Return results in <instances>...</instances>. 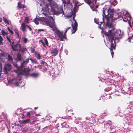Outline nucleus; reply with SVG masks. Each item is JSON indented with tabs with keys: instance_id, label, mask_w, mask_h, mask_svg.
Here are the masks:
<instances>
[{
	"instance_id": "f257e3e1",
	"label": "nucleus",
	"mask_w": 133,
	"mask_h": 133,
	"mask_svg": "<svg viewBox=\"0 0 133 133\" xmlns=\"http://www.w3.org/2000/svg\"><path fill=\"white\" fill-rule=\"evenodd\" d=\"M110 5L109 2L106 3L105 6L103 8V19H105L107 21V28L109 29V30L108 32L106 30L104 31V33L107 37L108 42L107 45L110 48L113 57L114 52L112 49H115V43L118 42V39L121 38L122 34L120 30L115 29L114 22L112 23L111 24L110 22L109 17L111 16L112 12L114 11V9L109 8Z\"/></svg>"
},
{
	"instance_id": "f03ea898",
	"label": "nucleus",
	"mask_w": 133,
	"mask_h": 133,
	"mask_svg": "<svg viewBox=\"0 0 133 133\" xmlns=\"http://www.w3.org/2000/svg\"><path fill=\"white\" fill-rule=\"evenodd\" d=\"M43 3L44 6L42 8V11L44 12L42 13L44 15L45 17H41V19L42 21L43 24L49 26L51 29L55 32L59 38V40L61 41L63 40L66 36L63 34L58 30L56 27L55 22L53 18L49 15H58L60 14H63L64 12L62 9H59L58 12L55 10V8L51 6L49 4H46L45 2L43 0Z\"/></svg>"
},
{
	"instance_id": "7ed1b4c3",
	"label": "nucleus",
	"mask_w": 133,
	"mask_h": 133,
	"mask_svg": "<svg viewBox=\"0 0 133 133\" xmlns=\"http://www.w3.org/2000/svg\"><path fill=\"white\" fill-rule=\"evenodd\" d=\"M112 14L111 15V17H109L110 22L111 24L112 23H114L115 25V23L113 21L117 19L118 18H119L120 17H122L123 18V20L124 21L127 22L128 21V23L130 26H131V24L130 22L131 19V16L128 13V12L125 10L122 11L121 13V15L119 16L118 14L115 12H114V11L112 12Z\"/></svg>"
},
{
	"instance_id": "20e7f679",
	"label": "nucleus",
	"mask_w": 133,
	"mask_h": 133,
	"mask_svg": "<svg viewBox=\"0 0 133 133\" xmlns=\"http://www.w3.org/2000/svg\"><path fill=\"white\" fill-rule=\"evenodd\" d=\"M63 3L65 4H70V5H72V3L74 4L75 6L74 8V11L72 12V15H73V19L74 21V24H72V34L74 33L76 31V29L77 26V22L74 19L75 17V15L76 13V11L77 8L80 5V3L77 1V0H72V3L71 4L70 0H66L65 1H63Z\"/></svg>"
},
{
	"instance_id": "39448f33",
	"label": "nucleus",
	"mask_w": 133,
	"mask_h": 133,
	"mask_svg": "<svg viewBox=\"0 0 133 133\" xmlns=\"http://www.w3.org/2000/svg\"><path fill=\"white\" fill-rule=\"evenodd\" d=\"M85 2L88 3L91 8L94 10L93 8H97L98 6L96 5V0H85Z\"/></svg>"
},
{
	"instance_id": "423d86ee",
	"label": "nucleus",
	"mask_w": 133,
	"mask_h": 133,
	"mask_svg": "<svg viewBox=\"0 0 133 133\" xmlns=\"http://www.w3.org/2000/svg\"><path fill=\"white\" fill-rule=\"evenodd\" d=\"M13 65L17 69L16 70H14V71L16 73H17L18 75L22 74L23 71V68H22V67H23V64L22 63L20 67H18L17 64H14Z\"/></svg>"
},
{
	"instance_id": "0eeeda50",
	"label": "nucleus",
	"mask_w": 133,
	"mask_h": 133,
	"mask_svg": "<svg viewBox=\"0 0 133 133\" xmlns=\"http://www.w3.org/2000/svg\"><path fill=\"white\" fill-rule=\"evenodd\" d=\"M19 79H13L12 81V83L17 87L19 86L21 87H23L25 84V82L24 81H21L18 82Z\"/></svg>"
},
{
	"instance_id": "6e6552de",
	"label": "nucleus",
	"mask_w": 133,
	"mask_h": 133,
	"mask_svg": "<svg viewBox=\"0 0 133 133\" xmlns=\"http://www.w3.org/2000/svg\"><path fill=\"white\" fill-rule=\"evenodd\" d=\"M112 125V122L110 121H107L104 124V127L106 129H108L109 127H111Z\"/></svg>"
},
{
	"instance_id": "1a4fd4ad",
	"label": "nucleus",
	"mask_w": 133,
	"mask_h": 133,
	"mask_svg": "<svg viewBox=\"0 0 133 133\" xmlns=\"http://www.w3.org/2000/svg\"><path fill=\"white\" fill-rule=\"evenodd\" d=\"M12 68L11 65L8 63L5 65L4 67V71L6 74L7 73V70L9 71Z\"/></svg>"
},
{
	"instance_id": "9d476101",
	"label": "nucleus",
	"mask_w": 133,
	"mask_h": 133,
	"mask_svg": "<svg viewBox=\"0 0 133 133\" xmlns=\"http://www.w3.org/2000/svg\"><path fill=\"white\" fill-rule=\"evenodd\" d=\"M11 46L12 49L14 51H16L18 49H19V48L21 47V45L17 43L16 44L13 45V44H12Z\"/></svg>"
},
{
	"instance_id": "9b49d317",
	"label": "nucleus",
	"mask_w": 133,
	"mask_h": 133,
	"mask_svg": "<svg viewBox=\"0 0 133 133\" xmlns=\"http://www.w3.org/2000/svg\"><path fill=\"white\" fill-rule=\"evenodd\" d=\"M7 40L10 43V44H13L14 41L12 39V36H8L6 37Z\"/></svg>"
},
{
	"instance_id": "f8f14e48",
	"label": "nucleus",
	"mask_w": 133,
	"mask_h": 133,
	"mask_svg": "<svg viewBox=\"0 0 133 133\" xmlns=\"http://www.w3.org/2000/svg\"><path fill=\"white\" fill-rule=\"evenodd\" d=\"M58 51L56 48H55L51 51V54L53 56H55L57 54Z\"/></svg>"
},
{
	"instance_id": "ddd939ff",
	"label": "nucleus",
	"mask_w": 133,
	"mask_h": 133,
	"mask_svg": "<svg viewBox=\"0 0 133 133\" xmlns=\"http://www.w3.org/2000/svg\"><path fill=\"white\" fill-rule=\"evenodd\" d=\"M30 120L29 119H27L25 120L21 121L19 122L21 124H25L28 123Z\"/></svg>"
},
{
	"instance_id": "4468645a",
	"label": "nucleus",
	"mask_w": 133,
	"mask_h": 133,
	"mask_svg": "<svg viewBox=\"0 0 133 133\" xmlns=\"http://www.w3.org/2000/svg\"><path fill=\"white\" fill-rule=\"evenodd\" d=\"M26 27V25H25V23H24L22 24L21 29L23 31H24L25 30Z\"/></svg>"
},
{
	"instance_id": "2eb2a0df",
	"label": "nucleus",
	"mask_w": 133,
	"mask_h": 133,
	"mask_svg": "<svg viewBox=\"0 0 133 133\" xmlns=\"http://www.w3.org/2000/svg\"><path fill=\"white\" fill-rule=\"evenodd\" d=\"M19 49L20 50V51L22 52H23L24 51H26L27 50V49L25 47L23 46L22 47L21 45V47L19 48Z\"/></svg>"
},
{
	"instance_id": "dca6fc26",
	"label": "nucleus",
	"mask_w": 133,
	"mask_h": 133,
	"mask_svg": "<svg viewBox=\"0 0 133 133\" xmlns=\"http://www.w3.org/2000/svg\"><path fill=\"white\" fill-rule=\"evenodd\" d=\"M3 20L4 22L8 24H10L11 23V22L8 20L7 19L4 17H3Z\"/></svg>"
},
{
	"instance_id": "f3484780",
	"label": "nucleus",
	"mask_w": 133,
	"mask_h": 133,
	"mask_svg": "<svg viewBox=\"0 0 133 133\" xmlns=\"http://www.w3.org/2000/svg\"><path fill=\"white\" fill-rule=\"evenodd\" d=\"M1 35L4 36L7 35L8 34V33L5 32L3 30H2L1 31Z\"/></svg>"
},
{
	"instance_id": "a211bd4d",
	"label": "nucleus",
	"mask_w": 133,
	"mask_h": 133,
	"mask_svg": "<svg viewBox=\"0 0 133 133\" xmlns=\"http://www.w3.org/2000/svg\"><path fill=\"white\" fill-rule=\"evenodd\" d=\"M7 55L8 57L7 58L8 59V61H10V62L12 61L13 60V59L12 57L9 54H7Z\"/></svg>"
},
{
	"instance_id": "6ab92c4d",
	"label": "nucleus",
	"mask_w": 133,
	"mask_h": 133,
	"mask_svg": "<svg viewBox=\"0 0 133 133\" xmlns=\"http://www.w3.org/2000/svg\"><path fill=\"white\" fill-rule=\"evenodd\" d=\"M35 55L36 57L38 59H41V56L40 54L38 53H36Z\"/></svg>"
},
{
	"instance_id": "aec40b11",
	"label": "nucleus",
	"mask_w": 133,
	"mask_h": 133,
	"mask_svg": "<svg viewBox=\"0 0 133 133\" xmlns=\"http://www.w3.org/2000/svg\"><path fill=\"white\" fill-rule=\"evenodd\" d=\"M18 7L19 8H21L24 7V5L21 4L20 3H18Z\"/></svg>"
},
{
	"instance_id": "412c9836",
	"label": "nucleus",
	"mask_w": 133,
	"mask_h": 133,
	"mask_svg": "<svg viewBox=\"0 0 133 133\" xmlns=\"http://www.w3.org/2000/svg\"><path fill=\"white\" fill-rule=\"evenodd\" d=\"M132 39L133 40V35H132L131 36H130L128 38V39H127L126 41H128L129 42H131V39Z\"/></svg>"
},
{
	"instance_id": "4be33fe9",
	"label": "nucleus",
	"mask_w": 133,
	"mask_h": 133,
	"mask_svg": "<svg viewBox=\"0 0 133 133\" xmlns=\"http://www.w3.org/2000/svg\"><path fill=\"white\" fill-rule=\"evenodd\" d=\"M72 111L70 110H68V112H67V114L69 115L68 116H71V115H73V113L71 112Z\"/></svg>"
},
{
	"instance_id": "5701e85b",
	"label": "nucleus",
	"mask_w": 133,
	"mask_h": 133,
	"mask_svg": "<svg viewBox=\"0 0 133 133\" xmlns=\"http://www.w3.org/2000/svg\"><path fill=\"white\" fill-rule=\"evenodd\" d=\"M3 39L2 36L0 35V45H2L3 44Z\"/></svg>"
},
{
	"instance_id": "b1692460",
	"label": "nucleus",
	"mask_w": 133,
	"mask_h": 133,
	"mask_svg": "<svg viewBox=\"0 0 133 133\" xmlns=\"http://www.w3.org/2000/svg\"><path fill=\"white\" fill-rule=\"evenodd\" d=\"M39 21V19L38 18H35L34 20V22L36 24L38 25L39 24L38 21Z\"/></svg>"
},
{
	"instance_id": "393cba45",
	"label": "nucleus",
	"mask_w": 133,
	"mask_h": 133,
	"mask_svg": "<svg viewBox=\"0 0 133 133\" xmlns=\"http://www.w3.org/2000/svg\"><path fill=\"white\" fill-rule=\"evenodd\" d=\"M22 40L23 42L25 43H26L28 39L27 38H26L25 37H23L22 38Z\"/></svg>"
},
{
	"instance_id": "a878e982",
	"label": "nucleus",
	"mask_w": 133,
	"mask_h": 133,
	"mask_svg": "<svg viewBox=\"0 0 133 133\" xmlns=\"http://www.w3.org/2000/svg\"><path fill=\"white\" fill-rule=\"evenodd\" d=\"M44 39L45 42L44 44H45V45H46V46H48V42L47 39L45 38Z\"/></svg>"
},
{
	"instance_id": "bb28decb",
	"label": "nucleus",
	"mask_w": 133,
	"mask_h": 133,
	"mask_svg": "<svg viewBox=\"0 0 133 133\" xmlns=\"http://www.w3.org/2000/svg\"><path fill=\"white\" fill-rule=\"evenodd\" d=\"M7 29H8V30L9 31V32H10V33H11V34H12V35L13 34L14 32H13V31L12 30L10 29L9 28V27H8Z\"/></svg>"
},
{
	"instance_id": "cd10ccee",
	"label": "nucleus",
	"mask_w": 133,
	"mask_h": 133,
	"mask_svg": "<svg viewBox=\"0 0 133 133\" xmlns=\"http://www.w3.org/2000/svg\"><path fill=\"white\" fill-rule=\"evenodd\" d=\"M38 75V74L37 73H33L31 75V76L34 77H36Z\"/></svg>"
},
{
	"instance_id": "c85d7f7f",
	"label": "nucleus",
	"mask_w": 133,
	"mask_h": 133,
	"mask_svg": "<svg viewBox=\"0 0 133 133\" xmlns=\"http://www.w3.org/2000/svg\"><path fill=\"white\" fill-rule=\"evenodd\" d=\"M30 59L32 63H36L37 62L36 59H32L31 58H30Z\"/></svg>"
},
{
	"instance_id": "c756f323",
	"label": "nucleus",
	"mask_w": 133,
	"mask_h": 133,
	"mask_svg": "<svg viewBox=\"0 0 133 133\" xmlns=\"http://www.w3.org/2000/svg\"><path fill=\"white\" fill-rule=\"evenodd\" d=\"M14 31L15 34L17 35V36L19 37V35L18 33V32L17 29H15Z\"/></svg>"
},
{
	"instance_id": "7c9ffc66",
	"label": "nucleus",
	"mask_w": 133,
	"mask_h": 133,
	"mask_svg": "<svg viewBox=\"0 0 133 133\" xmlns=\"http://www.w3.org/2000/svg\"><path fill=\"white\" fill-rule=\"evenodd\" d=\"M29 59L27 58L26 59L25 61H24L23 62V63H22L23 64H23L25 63H28L29 61Z\"/></svg>"
},
{
	"instance_id": "2f4dec72",
	"label": "nucleus",
	"mask_w": 133,
	"mask_h": 133,
	"mask_svg": "<svg viewBox=\"0 0 133 133\" xmlns=\"http://www.w3.org/2000/svg\"><path fill=\"white\" fill-rule=\"evenodd\" d=\"M4 54L3 52H2L0 53V59H2V57H3L4 56Z\"/></svg>"
},
{
	"instance_id": "473e14b6",
	"label": "nucleus",
	"mask_w": 133,
	"mask_h": 133,
	"mask_svg": "<svg viewBox=\"0 0 133 133\" xmlns=\"http://www.w3.org/2000/svg\"><path fill=\"white\" fill-rule=\"evenodd\" d=\"M39 42L41 43L44 46H45V44L44 43L43 41L42 40H40L39 41Z\"/></svg>"
},
{
	"instance_id": "72a5a7b5",
	"label": "nucleus",
	"mask_w": 133,
	"mask_h": 133,
	"mask_svg": "<svg viewBox=\"0 0 133 133\" xmlns=\"http://www.w3.org/2000/svg\"><path fill=\"white\" fill-rule=\"evenodd\" d=\"M17 58L18 60H20L21 59V56L19 55H17Z\"/></svg>"
},
{
	"instance_id": "f704fd0d",
	"label": "nucleus",
	"mask_w": 133,
	"mask_h": 133,
	"mask_svg": "<svg viewBox=\"0 0 133 133\" xmlns=\"http://www.w3.org/2000/svg\"><path fill=\"white\" fill-rule=\"evenodd\" d=\"M27 131V130L25 128L23 129L22 130V132H26Z\"/></svg>"
},
{
	"instance_id": "c9c22d12",
	"label": "nucleus",
	"mask_w": 133,
	"mask_h": 133,
	"mask_svg": "<svg viewBox=\"0 0 133 133\" xmlns=\"http://www.w3.org/2000/svg\"><path fill=\"white\" fill-rule=\"evenodd\" d=\"M26 115L27 116H28L29 117H30V112H28L26 113Z\"/></svg>"
},
{
	"instance_id": "e433bc0d",
	"label": "nucleus",
	"mask_w": 133,
	"mask_h": 133,
	"mask_svg": "<svg viewBox=\"0 0 133 133\" xmlns=\"http://www.w3.org/2000/svg\"><path fill=\"white\" fill-rule=\"evenodd\" d=\"M110 131H112L113 130H115V129H114L113 128H112V126H111V127H110Z\"/></svg>"
},
{
	"instance_id": "4c0bfd02",
	"label": "nucleus",
	"mask_w": 133,
	"mask_h": 133,
	"mask_svg": "<svg viewBox=\"0 0 133 133\" xmlns=\"http://www.w3.org/2000/svg\"><path fill=\"white\" fill-rule=\"evenodd\" d=\"M26 27H27L29 29V30L31 31V30L32 29L28 25H26Z\"/></svg>"
},
{
	"instance_id": "58836bf2",
	"label": "nucleus",
	"mask_w": 133,
	"mask_h": 133,
	"mask_svg": "<svg viewBox=\"0 0 133 133\" xmlns=\"http://www.w3.org/2000/svg\"><path fill=\"white\" fill-rule=\"evenodd\" d=\"M66 124V123L65 122H64L62 124V125L63 126H64V127H66V126H64V125H65Z\"/></svg>"
},
{
	"instance_id": "ea45409f",
	"label": "nucleus",
	"mask_w": 133,
	"mask_h": 133,
	"mask_svg": "<svg viewBox=\"0 0 133 133\" xmlns=\"http://www.w3.org/2000/svg\"><path fill=\"white\" fill-rule=\"evenodd\" d=\"M70 28V27H69L68 28H67L65 31V33H66L68 31V30Z\"/></svg>"
},
{
	"instance_id": "a19ab883",
	"label": "nucleus",
	"mask_w": 133,
	"mask_h": 133,
	"mask_svg": "<svg viewBox=\"0 0 133 133\" xmlns=\"http://www.w3.org/2000/svg\"><path fill=\"white\" fill-rule=\"evenodd\" d=\"M38 31L39 32L41 31H44V30L43 29H39L38 30Z\"/></svg>"
},
{
	"instance_id": "79ce46f5",
	"label": "nucleus",
	"mask_w": 133,
	"mask_h": 133,
	"mask_svg": "<svg viewBox=\"0 0 133 133\" xmlns=\"http://www.w3.org/2000/svg\"><path fill=\"white\" fill-rule=\"evenodd\" d=\"M117 4V3H116V2H114L113 3V4L114 5H116V4Z\"/></svg>"
},
{
	"instance_id": "37998d69",
	"label": "nucleus",
	"mask_w": 133,
	"mask_h": 133,
	"mask_svg": "<svg viewBox=\"0 0 133 133\" xmlns=\"http://www.w3.org/2000/svg\"><path fill=\"white\" fill-rule=\"evenodd\" d=\"M115 131V130H114L112 131H111L110 132V133H114Z\"/></svg>"
},
{
	"instance_id": "c03bdc74",
	"label": "nucleus",
	"mask_w": 133,
	"mask_h": 133,
	"mask_svg": "<svg viewBox=\"0 0 133 133\" xmlns=\"http://www.w3.org/2000/svg\"><path fill=\"white\" fill-rule=\"evenodd\" d=\"M2 19L1 17H0V23L2 22Z\"/></svg>"
},
{
	"instance_id": "a18cd8bd",
	"label": "nucleus",
	"mask_w": 133,
	"mask_h": 133,
	"mask_svg": "<svg viewBox=\"0 0 133 133\" xmlns=\"http://www.w3.org/2000/svg\"><path fill=\"white\" fill-rule=\"evenodd\" d=\"M129 92V93H127V92H126V93L128 94H129V95H130L131 94V93L130 92Z\"/></svg>"
},
{
	"instance_id": "49530a36",
	"label": "nucleus",
	"mask_w": 133,
	"mask_h": 133,
	"mask_svg": "<svg viewBox=\"0 0 133 133\" xmlns=\"http://www.w3.org/2000/svg\"><path fill=\"white\" fill-rule=\"evenodd\" d=\"M38 108V107H35V110H36V109H37V108Z\"/></svg>"
},
{
	"instance_id": "de8ad7c7",
	"label": "nucleus",
	"mask_w": 133,
	"mask_h": 133,
	"mask_svg": "<svg viewBox=\"0 0 133 133\" xmlns=\"http://www.w3.org/2000/svg\"><path fill=\"white\" fill-rule=\"evenodd\" d=\"M101 99H102V100H103V98H100L99 99V100H101Z\"/></svg>"
},
{
	"instance_id": "09e8293b",
	"label": "nucleus",
	"mask_w": 133,
	"mask_h": 133,
	"mask_svg": "<svg viewBox=\"0 0 133 133\" xmlns=\"http://www.w3.org/2000/svg\"><path fill=\"white\" fill-rule=\"evenodd\" d=\"M51 0H48V1L49 2H50V1H51Z\"/></svg>"
},
{
	"instance_id": "8fccbe9b",
	"label": "nucleus",
	"mask_w": 133,
	"mask_h": 133,
	"mask_svg": "<svg viewBox=\"0 0 133 133\" xmlns=\"http://www.w3.org/2000/svg\"><path fill=\"white\" fill-rule=\"evenodd\" d=\"M13 133H17V132H15V131H14L13 132Z\"/></svg>"
},
{
	"instance_id": "3c124183",
	"label": "nucleus",
	"mask_w": 133,
	"mask_h": 133,
	"mask_svg": "<svg viewBox=\"0 0 133 133\" xmlns=\"http://www.w3.org/2000/svg\"><path fill=\"white\" fill-rule=\"evenodd\" d=\"M35 122V121H33V122H32V123L33 124H34V122Z\"/></svg>"
},
{
	"instance_id": "603ef678",
	"label": "nucleus",
	"mask_w": 133,
	"mask_h": 133,
	"mask_svg": "<svg viewBox=\"0 0 133 133\" xmlns=\"http://www.w3.org/2000/svg\"><path fill=\"white\" fill-rule=\"evenodd\" d=\"M105 94V96H106L107 95V94L105 93H104Z\"/></svg>"
},
{
	"instance_id": "864d4df0",
	"label": "nucleus",
	"mask_w": 133,
	"mask_h": 133,
	"mask_svg": "<svg viewBox=\"0 0 133 133\" xmlns=\"http://www.w3.org/2000/svg\"><path fill=\"white\" fill-rule=\"evenodd\" d=\"M111 94V93H107V94Z\"/></svg>"
},
{
	"instance_id": "5fc2aeb1",
	"label": "nucleus",
	"mask_w": 133,
	"mask_h": 133,
	"mask_svg": "<svg viewBox=\"0 0 133 133\" xmlns=\"http://www.w3.org/2000/svg\"><path fill=\"white\" fill-rule=\"evenodd\" d=\"M72 16V15L69 16V17H71Z\"/></svg>"
},
{
	"instance_id": "6e6d98bb",
	"label": "nucleus",
	"mask_w": 133,
	"mask_h": 133,
	"mask_svg": "<svg viewBox=\"0 0 133 133\" xmlns=\"http://www.w3.org/2000/svg\"><path fill=\"white\" fill-rule=\"evenodd\" d=\"M84 1H85V2L86 3H87L88 4V3H87V2H85V0H84Z\"/></svg>"
},
{
	"instance_id": "4d7b16f0",
	"label": "nucleus",
	"mask_w": 133,
	"mask_h": 133,
	"mask_svg": "<svg viewBox=\"0 0 133 133\" xmlns=\"http://www.w3.org/2000/svg\"><path fill=\"white\" fill-rule=\"evenodd\" d=\"M40 4V5H42V4Z\"/></svg>"
},
{
	"instance_id": "13d9d810",
	"label": "nucleus",
	"mask_w": 133,
	"mask_h": 133,
	"mask_svg": "<svg viewBox=\"0 0 133 133\" xmlns=\"http://www.w3.org/2000/svg\"><path fill=\"white\" fill-rule=\"evenodd\" d=\"M24 118V117H23L22 118Z\"/></svg>"
}]
</instances>
